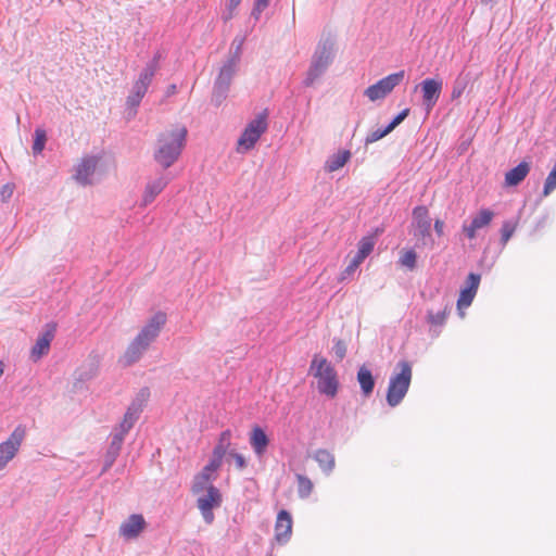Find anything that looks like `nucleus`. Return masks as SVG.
I'll return each mask as SVG.
<instances>
[{"label": "nucleus", "instance_id": "473e14b6", "mask_svg": "<svg viewBox=\"0 0 556 556\" xmlns=\"http://www.w3.org/2000/svg\"><path fill=\"white\" fill-rule=\"evenodd\" d=\"M155 74L156 72L154 64L146 65L139 73L138 78L136 80H138L141 85H143V87L149 89V86L151 85Z\"/></svg>", "mask_w": 556, "mask_h": 556}, {"label": "nucleus", "instance_id": "6e6552de", "mask_svg": "<svg viewBox=\"0 0 556 556\" xmlns=\"http://www.w3.org/2000/svg\"><path fill=\"white\" fill-rule=\"evenodd\" d=\"M404 77L405 71L392 73L381 78L376 84L367 87L364 91V96L374 102L382 100L389 93H391L396 86H399L403 81Z\"/></svg>", "mask_w": 556, "mask_h": 556}, {"label": "nucleus", "instance_id": "4468645a", "mask_svg": "<svg viewBox=\"0 0 556 556\" xmlns=\"http://www.w3.org/2000/svg\"><path fill=\"white\" fill-rule=\"evenodd\" d=\"M480 281H481V276L479 274L470 273L467 276L466 286H465V288H463L460 290L459 298L457 300L458 311H462L463 308H467L471 305V303L477 294Z\"/></svg>", "mask_w": 556, "mask_h": 556}, {"label": "nucleus", "instance_id": "39448f33", "mask_svg": "<svg viewBox=\"0 0 556 556\" xmlns=\"http://www.w3.org/2000/svg\"><path fill=\"white\" fill-rule=\"evenodd\" d=\"M308 372L318 380L317 390L319 393L329 397L337 395L339 388L337 371L327 358L315 354L311 362Z\"/></svg>", "mask_w": 556, "mask_h": 556}, {"label": "nucleus", "instance_id": "f03ea898", "mask_svg": "<svg viewBox=\"0 0 556 556\" xmlns=\"http://www.w3.org/2000/svg\"><path fill=\"white\" fill-rule=\"evenodd\" d=\"M187 128L176 126L162 131L155 143L154 161L163 168H169L180 156L186 143Z\"/></svg>", "mask_w": 556, "mask_h": 556}, {"label": "nucleus", "instance_id": "49530a36", "mask_svg": "<svg viewBox=\"0 0 556 556\" xmlns=\"http://www.w3.org/2000/svg\"><path fill=\"white\" fill-rule=\"evenodd\" d=\"M14 192V185L13 184H5L0 189V198L2 202H9V200L12 198Z\"/></svg>", "mask_w": 556, "mask_h": 556}, {"label": "nucleus", "instance_id": "603ef678", "mask_svg": "<svg viewBox=\"0 0 556 556\" xmlns=\"http://www.w3.org/2000/svg\"><path fill=\"white\" fill-rule=\"evenodd\" d=\"M443 228H444V223L442 220H440V219H437L434 222V230L438 233V236H442L443 235Z\"/></svg>", "mask_w": 556, "mask_h": 556}, {"label": "nucleus", "instance_id": "4c0bfd02", "mask_svg": "<svg viewBox=\"0 0 556 556\" xmlns=\"http://www.w3.org/2000/svg\"><path fill=\"white\" fill-rule=\"evenodd\" d=\"M555 189H556V164L554 165L553 169L549 172V174L547 175V177L545 179L542 195L547 197Z\"/></svg>", "mask_w": 556, "mask_h": 556}, {"label": "nucleus", "instance_id": "e433bc0d", "mask_svg": "<svg viewBox=\"0 0 556 556\" xmlns=\"http://www.w3.org/2000/svg\"><path fill=\"white\" fill-rule=\"evenodd\" d=\"M47 141V135L43 129L37 128L35 130V139L33 143V151L34 154H39L45 149V144Z\"/></svg>", "mask_w": 556, "mask_h": 556}, {"label": "nucleus", "instance_id": "f8f14e48", "mask_svg": "<svg viewBox=\"0 0 556 556\" xmlns=\"http://www.w3.org/2000/svg\"><path fill=\"white\" fill-rule=\"evenodd\" d=\"M149 391L148 389H142L137 396L132 400L130 405L128 406L123 420L119 425L123 426V428L131 429L136 421L139 419L140 414L143 410L144 404L148 400Z\"/></svg>", "mask_w": 556, "mask_h": 556}, {"label": "nucleus", "instance_id": "dca6fc26", "mask_svg": "<svg viewBox=\"0 0 556 556\" xmlns=\"http://www.w3.org/2000/svg\"><path fill=\"white\" fill-rule=\"evenodd\" d=\"M99 157L94 155L85 156L76 167L75 179L78 184L87 186L91 184V177L96 172Z\"/></svg>", "mask_w": 556, "mask_h": 556}, {"label": "nucleus", "instance_id": "a211bd4d", "mask_svg": "<svg viewBox=\"0 0 556 556\" xmlns=\"http://www.w3.org/2000/svg\"><path fill=\"white\" fill-rule=\"evenodd\" d=\"M54 331L55 326L48 324L46 331L37 339L30 351V357L34 362H37L48 353L51 341L54 338Z\"/></svg>", "mask_w": 556, "mask_h": 556}, {"label": "nucleus", "instance_id": "1a4fd4ad", "mask_svg": "<svg viewBox=\"0 0 556 556\" xmlns=\"http://www.w3.org/2000/svg\"><path fill=\"white\" fill-rule=\"evenodd\" d=\"M25 437V426L18 425L10 437L4 442L0 443V471L15 457Z\"/></svg>", "mask_w": 556, "mask_h": 556}, {"label": "nucleus", "instance_id": "0eeeda50", "mask_svg": "<svg viewBox=\"0 0 556 556\" xmlns=\"http://www.w3.org/2000/svg\"><path fill=\"white\" fill-rule=\"evenodd\" d=\"M238 65V62L227 59L219 68V73L214 81L212 94V102L215 105H220L227 98L231 80L237 73Z\"/></svg>", "mask_w": 556, "mask_h": 556}, {"label": "nucleus", "instance_id": "3c124183", "mask_svg": "<svg viewBox=\"0 0 556 556\" xmlns=\"http://www.w3.org/2000/svg\"><path fill=\"white\" fill-rule=\"evenodd\" d=\"M201 515L206 523H212L214 520L213 509L200 510Z\"/></svg>", "mask_w": 556, "mask_h": 556}, {"label": "nucleus", "instance_id": "c756f323", "mask_svg": "<svg viewBox=\"0 0 556 556\" xmlns=\"http://www.w3.org/2000/svg\"><path fill=\"white\" fill-rule=\"evenodd\" d=\"M351 156L350 151H343L341 153L332 154L326 162V169L328 172H336L343 167Z\"/></svg>", "mask_w": 556, "mask_h": 556}, {"label": "nucleus", "instance_id": "aec40b11", "mask_svg": "<svg viewBox=\"0 0 556 556\" xmlns=\"http://www.w3.org/2000/svg\"><path fill=\"white\" fill-rule=\"evenodd\" d=\"M206 494L199 496L197 500V506L200 510L214 509L219 507L222 504V493L213 484H210L204 490Z\"/></svg>", "mask_w": 556, "mask_h": 556}, {"label": "nucleus", "instance_id": "4d7b16f0", "mask_svg": "<svg viewBox=\"0 0 556 556\" xmlns=\"http://www.w3.org/2000/svg\"><path fill=\"white\" fill-rule=\"evenodd\" d=\"M3 375V363L0 361V377Z\"/></svg>", "mask_w": 556, "mask_h": 556}, {"label": "nucleus", "instance_id": "a878e982", "mask_svg": "<svg viewBox=\"0 0 556 556\" xmlns=\"http://www.w3.org/2000/svg\"><path fill=\"white\" fill-rule=\"evenodd\" d=\"M530 165L522 161L505 174V185L508 187L518 186L529 174Z\"/></svg>", "mask_w": 556, "mask_h": 556}, {"label": "nucleus", "instance_id": "5701e85b", "mask_svg": "<svg viewBox=\"0 0 556 556\" xmlns=\"http://www.w3.org/2000/svg\"><path fill=\"white\" fill-rule=\"evenodd\" d=\"M356 379L361 387L362 395L369 397L376 384V379L371 370L366 365H362L357 370Z\"/></svg>", "mask_w": 556, "mask_h": 556}, {"label": "nucleus", "instance_id": "412c9836", "mask_svg": "<svg viewBox=\"0 0 556 556\" xmlns=\"http://www.w3.org/2000/svg\"><path fill=\"white\" fill-rule=\"evenodd\" d=\"M230 430H225L220 433L219 440L213 450L210 467L214 468L222 466L224 456L229 453L228 447L230 445Z\"/></svg>", "mask_w": 556, "mask_h": 556}, {"label": "nucleus", "instance_id": "8fccbe9b", "mask_svg": "<svg viewBox=\"0 0 556 556\" xmlns=\"http://www.w3.org/2000/svg\"><path fill=\"white\" fill-rule=\"evenodd\" d=\"M162 59V54L161 52H156L153 58L146 64V65H152L154 64L155 65V72L157 73L159 68H160V61Z\"/></svg>", "mask_w": 556, "mask_h": 556}, {"label": "nucleus", "instance_id": "79ce46f5", "mask_svg": "<svg viewBox=\"0 0 556 556\" xmlns=\"http://www.w3.org/2000/svg\"><path fill=\"white\" fill-rule=\"evenodd\" d=\"M270 0H255L251 16L257 21L262 12L269 5Z\"/></svg>", "mask_w": 556, "mask_h": 556}, {"label": "nucleus", "instance_id": "5fc2aeb1", "mask_svg": "<svg viewBox=\"0 0 556 556\" xmlns=\"http://www.w3.org/2000/svg\"><path fill=\"white\" fill-rule=\"evenodd\" d=\"M241 1L242 0H230L228 4L229 11L231 12L232 10H235L241 3Z\"/></svg>", "mask_w": 556, "mask_h": 556}, {"label": "nucleus", "instance_id": "de8ad7c7", "mask_svg": "<svg viewBox=\"0 0 556 556\" xmlns=\"http://www.w3.org/2000/svg\"><path fill=\"white\" fill-rule=\"evenodd\" d=\"M228 456H230L235 459V463H236V466L238 469L242 470L247 467V460L242 454L237 453L235 451H230L228 453Z\"/></svg>", "mask_w": 556, "mask_h": 556}, {"label": "nucleus", "instance_id": "a18cd8bd", "mask_svg": "<svg viewBox=\"0 0 556 556\" xmlns=\"http://www.w3.org/2000/svg\"><path fill=\"white\" fill-rule=\"evenodd\" d=\"M390 131H387V127L382 128V129H376L374 130L372 132H370L366 139H365V144L368 146L370 143H374L380 139H382L383 137H386L387 135H389Z\"/></svg>", "mask_w": 556, "mask_h": 556}, {"label": "nucleus", "instance_id": "4be33fe9", "mask_svg": "<svg viewBox=\"0 0 556 556\" xmlns=\"http://www.w3.org/2000/svg\"><path fill=\"white\" fill-rule=\"evenodd\" d=\"M447 309H448V303L442 304V307H440L438 311H434L432 308H429L427 311V323L431 326V333L433 337H438L441 332L440 329H437L438 327L441 328L447 317Z\"/></svg>", "mask_w": 556, "mask_h": 556}, {"label": "nucleus", "instance_id": "f704fd0d", "mask_svg": "<svg viewBox=\"0 0 556 556\" xmlns=\"http://www.w3.org/2000/svg\"><path fill=\"white\" fill-rule=\"evenodd\" d=\"M517 224L513 220H505L501 228V243L502 245H506L509 239L513 237L516 230Z\"/></svg>", "mask_w": 556, "mask_h": 556}, {"label": "nucleus", "instance_id": "b1692460", "mask_svg": "<svg viewBox=\"0 0 556 556\" xmlns=\"http://www.w3.org/2000/svg\"><path fill=\"white\" fill-rule=\"evenodd\" d=\"M250 444L254 453L261 457L269 445V438L261 427L255 426L250 434Z\"/></svg>", "mask_w": 556, "mask_h": 556}, {"label": "nucleus", "instance_id": "c9c22d12", "mask_svg": "<svg viewBox=\"0 0 556 556\" xmlns=\"http://www.w3.org/2000/svg\"><path fill=\"white\" fill-rule=\"evenodd\" d=\"M416 262L417 254L414 250L405 251L399 260V263L409 270H414L416 268Z\"/></svg>", "mask_w": 556, "mask_h": 556}, {"label": "nucleus", "instance_id": "f257e3e1", "mask_svg": "<svg viewBox=\"0 0 556 556\" xmlns=\"http://www.w3.org/2000/svg\"><path fill=\"white\" fill-rule=\"evenodd\" d=\"M166 320V314L157 312L147 321L122 356L121 362L124 366H131L142 357L151 343L160 336Z\"/></svg>", "mask_w": 556, "mask_h": 556}, {"label": "nucleus", "instance_id": "2f4dec72", "mask_svg": "<svg viewBox=\"0 0 556 556\" xmlns=\"http://www.w3.org/2000/svg\"><path fill=\"white\" fill-rule=\"evenodd\" d=\"M296 481L299 497L307 498L311 495L314 488L312 480L304 475L296 473Z\"/></svg>", "mask_w": 556, "mask_h": 556}, {"label": "nucleus", "instance_id": "c85d7f7f", "mask_svg": "<svg viewBox=\"0 0 556 556\" xmlns=\"http://www.w3.org/2000/svg\"><path fill=\"white\" fill-rule=\"evenodd\" d=\"M99 362L96 358L88 361L76 371V379L79 382H86L98 375Z\"/></svg>", "mask_w": 556, "mask_h": 556}, {"label": "nucleus", "instance_id": "864d4df0", "mask_svg": "<svg viewBox=\"0 0 556 556\" xmlns=\"http://www.w3.org/2000/svg\"><path fill=\"white\" fill-rule=\"evenodd\" d=\"M176 91H177V86H176V85H174V84H173V85H169V86L167 87V90H166V96H167V97H170V96L175 94V93H176Z\"/></svg>", "mask_w": 556, "mask_h": 556}, {"label": "nucleus", "instance_id": "6e6d98bb", "mask_svg": "<svg viewBox=\"0 0 556 556\" xmlns=\"http://www.w3.org/2000/svg\"><path fill=\"white\" fill-rule=\"evenodd\" d=\"M493 1L494 0H481V3L488 5V4L492 3Z\"/></svg>", "mask_w": 556, "mask_h": 556}, {"label": "nucleus", "instance_id": "7ed1b4c3", "mask_svg": "<svg viewBox=\"0 0 556 556\" xmlns=\"http://www.w3.org/2000/svg\"><path fill=\"white\" fill-rule=\"evenodd\" d=\"M413 378V366L406 361H399L390 375L386 401L390 407L399 406L406 396Z\"/></svg>", "mask_w": 556, "mask_h": 556}, {"label": "nucleus", "instance_id": "c03bdc74", "mask_svg": "<svg viewBox=\"0 0 556 556\" xmlns=\"http://www.w3.org/2000/svg\"><path fill=\"white\" fill-rule=\"evenodd\" d=\"M364 258H358V255L355 254L354 257L351 260L350 264L345 267L343 271V279L353 275L358 266L363 263Z\"/></svg>", "mask_w": 556, "mask_h": 556}, {"label": "nucleus", "instance_id": "7c9ffc66", "mask_svg": "<svg viewBox=\"0 0 556 556\" xmlns=\"http://www.w3.org/2000/svg\"><path fill=\"white\" fill-rule=\"evenodd\" d=\"M121 448H122V445L111 441V443L106 450V453L104 455V464H103L101 473H104L113 466V464L115 463L116 458L119 455Z\"/></svg>", "mask_w": 556, "mask_h": 556}, {"label": "nucleus", "instance_id": "72a5a7b5", "mask_svg": "<svg viewBox=\"0 0 556 556\" xmlns=\"http://www.w3.org/2000/svg\"><path fill=\"white\" fill-rule=\"evenodd\" d=\"M375 241L371 237H364L358 242V250L356 254L358 255V258H366L374 250Z\"/></svg>", "mask_w": 556, "mask_h": 556}, {"label": "nucleus", "instance_id": "09e8293b", "mask_svg": "<svg viewBox=\"0 0 556 556\" xmlns=\"http://www.w3.org/2000/svg\"><path fill=\"white\" fill-rule=\"evenodd\" d=\"M464 88H465V86L463 84H460L459 81H457L455 84V86L453 87L452 98L453 99L459 98L462 96L463 91H464Z\"/></svg>", "mask_w": 556, "mask_h": 556}, {"label": "nucleus", "instance_id": "6ab92c4d", "mask_svg": "<svg viewBox=\"0 0 556 556\" xmlns=\"http://www.w3.org/2000/svg\"><path fill=\"white\" fill-rule=\"evenodd\" d=\"M146 528V520L142 515H130L121 526L119 533L126 539H136Z\"/></svg>", "mask_w": 556, "mask_h": 556}, {"label": "nucleus", "instance_id": "37998d69", "mask_svg": "<svg viewBox=\"0 0 556 556\" xmlns=\"http://www.w3.org/2000/svg\"><path fill=\"white\" fill-rule=\"evenodd\" d=\"M333 343L332 351L338 361H342L346 355V344L340 339H333Z\"/></svg>", "mask_w": 556, "mask_h": 556}, {"label": "nucleus", "instance_id": "9b49d317", "mask_svg": "<svg viewBox=\"0 0 556 556\" xmlns=\"http://www.w3.org/2000/svg\"><path fill=\"white\" fill-rule=\"evenodd\" d=\"M494 212L490 208H481L476 215L472 216L471 222L464 223L462 231L465 237L469 240H473L477 237V232L488 227L494 218Z\"/></svg>", "mask_w": 556, "mask_h": 556}, {"label": "nucleus", "instance_id": "393cba45", "mask_svg": "<svg viewBox=\"0 0 556 556\" xmlns=\"http://www.w3.org/2000/svg\"><path fill=\"white\" fill-rule=\"evenodd\" d=\"M211 466V460L204 466V468L201 470V472H199L194 479H193V483H192V488H191V491L193 494H199L201 492H203L206 486H208L211 483V480H212V473L214 471H216L219 467H210Z\"/></svg>", "mask_w": 556, "mask_h": 556}, {"label": "nucleus", "instance_id": "9d476101", "mask_svg": "<svg viewBox=\"0 0 556 556\" xmlns=\"http://www.w3.org/2000/svg\"><path fill=\"white\" fill-rule=\"evenodd\" d=\"M414 236L421 239L424 244L432 243L431 218L426 206H416L413 211Z\"/></svg>", "mask_w": 556, "mask_h": 556}, {"label": "nucleus", "instance_id": "20e7f679", "mask_svg": "<svg viewBox=\"0 0 556 556\" xmlns=\"http://www.w3.org/2000/svg\"><path fill=\"white\" fill-rule=\"evenodd\" d=\"M334 39L331 36L321 37L312 55L311 65L303 84L311 87L321 77L334 58Z\"/></svg>", "mask_w": 556, "mask_h": 556}, {"label": "nucleus", "instance_id": "423d86ee", "mask_svg": "<svg viewBox=\"0 0 556 556\" xmlns=\"http://www.w3.org/2000/svg\"><path fill=\"white\" fill-rule=\"evenodd\" d=\"M267 111L258 113L244 128L238 139L237 151L247 153L253 149L261 136L267 130Z\"/></svg>", "mask_w": 556, "mask_h": 556}, {"label": "nucleus", "instance_id": "a19ab883", "mask_svg": "<svg viewBox=\"0 0 556 556\" xmlns=\"http://www.w3.org/2000/svg\"><path fill=\"white\" fill-rule=\"evenodd\" d=\"M409 114L408 109L402 110L399 114H396L393 119L386 126L387 131H393Z\"/></svg>", "mask_w": 556, "mask_h": 556}, {"label": "nucleus", "instance_id": "ea45409f", "mask_svg": "<svg viewBox=\"0 0 556 556\" xmlns=\"http://www.w3.org/2000/svg\"><path fill=\"white\" fill-rule=\"evenodd\" d=\"M130 429L123 428L122 425L116 426L111 433V441L123 445L125 435L129 432Z\"/></svg>", "mask_w": 556, "mask_h": 556}, {"label": "nucleus", "instance_id": "58836bf2", "mask_svg": "<svg viewBox=\"0 0 556 556\" xmlns=\"http://www.w3.org/2000/svg\"><path fill=\"white\" fill-rule=\"evenodd\" d=\"M243 42H244V38H238V37L235 38V40L231 45L229 55L227 58L228 60L240 63Z\"/></svg>", "mask_w": 556, "mask_h": 556}, {"label": "nucleus", "instance_id": "cd10ccee", "mask_svg": "<svg viewBox=\"0 0 556 556\" xmlns=\"http://www.w3.org/2000/svg\"><path fill=\"white\" fill-rule=\"evenodd\" d=\"M147 91L148 89L143 87V85H141L138 80L134 83L132 88L126 99V105L128 109L134 110V114H136V110L146 96Z\"/></svg>", "mask_w": 556, "mask_h": 556}, {"label": "nucleus", "instance_id": "2eb2a0df", "mask_svg": "<svg viewBox=\"0 0 556 556\" xmlns=\"http://www.w3.org/2000/svg\"><path fill=\"white\" fill-rule=\"evenodd\" d=\"M292 534V517L291 514L281 509L275 523V539L279 544H286Z\"/></svg>", "mask_w": 556, "mask_h": 556}, {"label": "nucleus", "instance_id": "ddd939ff", "mask_svg": "<svg viewBox=\"0 0 556 556\" xmlns=\"http://www.w3.org/2000/svg\"><path fill=\"white\" fill-rule=\"evenodd\" d=\"M422 104L427 112H430L437 104L442 92V81L434 78H426L420 83Z\"/></svg>", "mask_w": 556, "mask_h": 556}, {"label": "nucleus", "instance_id": "f3484780", "mask_svg": "<svg viewBox=\"0 0 556 556\" xmlns=\"http://www.w3.org/2000/svg\"><path fill=\"white\" fill-rule=\"evenodd\" d=\"M169 174H161L157 178L154 180H151L147 184L141 205L147 206L151 204L155 198L163 191V189L167 186V184L170 181Z\"/></svg>", "mask_w": 556, "mask_h": 556}, {"label": "nucleus", "instance_id": "bb28decb", "mask_svg": "<svg viewBox=\"0 0 556 556\" xmlns=\"http://www.w3.org/2000/svg\"><path fill=\"white\" fill-rule=\"evenodd\" d=\"M314 460L318 464L321 471L329 476L336 466L334 455L325 448H318L313 456Z\"/></svg>", "mask_w": 556, "mask_h": 556}]
</instances>
